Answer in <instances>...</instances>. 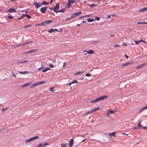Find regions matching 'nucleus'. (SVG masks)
<instances>
[{"instance_id": "nucleus-1", "label": "nucleus", "mask_w": 147, "mask_h": 147, "mask_svg": "<svg viewBox=\"0 0 147 147\" xmlns=\"http://www.w3.org/2000/svg\"><path fill=\"white\" fill-rule=\"evenodd\" d=\"M108 97L107 95H103L100 97L96 98L98 101L102 100H103L106 99Z\"/></svg>"}, {"instance_id": "nucleus-2", "label": "nucleus", "mask_w": 147, "mask_h": 147, "mask_svg": "<svg viewBox=\"0 0 147 147\" xmlns=\"http://www.w3.org/2000/svg\"><path fill=\"white\" fill-rule=\"evenodd\" d=\"M49 144V143L47 142L44 143V142L40 143L37 147H45L48 146Z\"/></svg>"}, {"instance_id": "nucleus-3", "label": "nucleus", "mask_w": 147, "mask_h": 147, "mask_svg": "<svg viewBox=\"0 0 147 147\" xmlns=\"http://www.w3.org/2000/svg\"><path fill=\"white\" fill-rule=\"evenodd\" d=\"M53 22L52 20H48L46 21H45L43 22V24L44 26H46L48 24H50V23H51Z\"/></svg>"}, {"instance_id": "nucleus-4", "label": "nucleus", "mask_w": 147, "mask_h": 147, "mask_svg": "<svg viewBox=\"0 0 147 147\" xmlns=\"http://www.w3.org/2000/svg\"><path fill=\"white\" fill-rule=\"evenodd\" d=\"M33 5L35 6L36 8L39 7L41 6V3L37 2H34Z\"/></svg>"}, {"instance_id": "nucleus-5", "label": "nucleus", "mask_w": 147, "mask_h": 147, "mask_svg": "<svg viewBox=\"0 0 147 147\" xmlns=\"http://www.w3.org/2000/svg\"><path fill=\"white\" fill-rule=\"evenodd\" d=\"M47 7H42L40 9V11L43 13H44L47 10Z\"/></svg>"}, {"instance_id": "nucleus-6", "label": "nucleus", "mask_w": 147, "mask_h": 147, "mask_svg": "<svg viewBox=\"0 0 147 147\" xmlns=\"http://www.w3.org/2000/svg\"><path fill=\"white\" fill-rule=\"evenodd\" d=\"M81 13H82L81 12H79L72 14V15L73 18H74L77 16H79Z\"/></svg>"}, {"instance_id": "nucleus-7", "label": "nucleus", "mask_w": 147, "mask_h": 147, "mask_svg": "<svg viewBox=\"0 0 147 147\" xmlns=\"http://www.w3.org/2000/svg\"><path fill=\"white\" fill-rule=\"evenodd\" d=\"M134 62H128L127 63H125L123 64L122 65H121V67H124L125 66H128L129 65L132 63H133Z\"/></svg>"}, {"instance_id": "nucleus-8", "label": "nucleus", "mask_w": 147, "mask_h": 147, "mask_svg": "<svg viewBox=\"0 0 147 147\" xmlns=\"http://www.w3.org/2000/svg\"><path fill=\"white\" fill-rule=\"evenodd\" d=\"M74 140L73 139H71L69 142V147H71L73 144Z\"/></svg>"}, {"instance_id": "nucleus-9", "label": "nucleus", "mask_w": 147, "mask_h": 147, "mask_svg": "<svg viewBox=\"0 0 147 147\" xmlns=\"http://www.w3.org/2000/svg\"><path fill=\"white\" fill-rule=\"evenodd\" d=\"M16 11V10L15 9L12 8L11 7L9 8L8 10V12L10 13L15 12Z\"/></svg>"}, {"instance_id": "nucleus-10", "label": "nucleus", "mask_w": 147, "mask_h": 147, "mask_svg": "<svg viewBox=\"0 0 147 147\" xmlns=\"http://www.w3.org/2000/svg\"><path fill=\"white\" fill-rule=\"evenodd\" d=\"M48 31L50 33H53L55 31L58 32L57 30L56 29H50Z\"/></svg>"}, {"instance_id": "nucleus-11", "label": "nucleus", "mask_w": 147, "mask_h": 147, "mask_svg": "<svg viewBox=\"0 0 147 147\" xmlns=\"http://www.w3.org/2000/svg\"><path fill=\"white\" fill-rule=\"evenodd\" d=\"M92 113H93V112H92V110H90V111H88V112H86L83 115V116H86L88 115L89 114H91Z\"/></svg>"}, {"instance_id": "nucleus-12", "label": "nucleus", "mask_w": 147, "mask_h": 147, "mask_svg": "<svg viewBox=\"0 0 147 147\" xmlns=\"http://www.w3.org/2000/svg\"><path fill=\"white\" fill-rule=\"evenodd\" d=\"M92 113H93V112H92V110H90V111H88V112H86L83 115V116H86L88 115L89 114H91Z\"/></svg>"}, {"instance_id": "nucleus-13", "label": "nucleus", "mask_w": 147, "mask_h": 147, "mask_svg": "<svg viewBox=\"0 0 147 147\" xmlns=\"http://www.w3.org/2000/svg\"><path fill=\"white\" fill-rule=\"evenodd\" d=\"M60 8L59 7V4L58 3H57L56 5L53 8V9H52V10H54V9H59Z\"/></svg>"}, {"instance_id": "nucleus-14", "label": "nucleus", "mask_w": 147, "mask_h": 147, "mask_svg": "<svg viewBox=\"0 0 147 147\" xmlns=\"http://www.w3.org/2000/svg\"><path fill=\"white\" fill-rule=\"evenodd\" d=\"M36 51V50L34 49L27 51L25 53V54H27L29 53H32Z\"/></svg>"}, {"instance_id": "nucleus-15", "label": "nucleus", "mask_w": 147, "mask_h": 147, "mask_svg": "<svg viewBox=\"0 0 147 147\" xmlns=\"http://www.w3.org/2000/svg\"><path fill=\"white\" fill-rule=\"evenodd\" d=\"M145 65H146V64L144 63H143L141 65H140L137 67H136V68L137 69H138L139 68H141L142 67H144Z\"/></svg>"}, {"instance_id": "nucleus-16", "label": "nucleus", "mask_w": 147, "mask_h": 147, "mask_svg": "<svg viewBox=\"0 0 147 147\" xmlns=\"http://www.w3.org/2000/svg\"><path fill=\"white\" fill-rule=\"evenodd\" d=\"M110 136H114L115 137V133L114 131L113 132L111 133H110L109 135Z\"/></svg>"}, {"instance_id": "nucleus-17", "label": "nucleus", "mask_w": 147, "mask_h": 147, "mask_svg": "<svg viewBox=\"0 0 147 147\" xmlns=\"http://www.w3.org/2000/svg\"><path fill=\"white\" fill-rule=\"evenodd\" d=\"M28 71H19V73L21 74H27L28 73Z\"/></svg>"}, {"instance_id": "nucleus-18", "label": "nucleus", "mask_w": 147, "mask_h": 147, "mask_svg": "<svg viewBox=\"0 0 147 147\" xmlns=\"http://www.w3.org/2000/svg\"><path fill=\"white\" fill-rule=\"evenodd\" d=\"M32 141L33 140H32V138H30V139H29L27 140H26L25 142H26V144H27V143H28L29 142H30Z\"/></svg>"}, {"instance_id": "nucleus-19", "label": "nucleus", "mask_w": 147, "mask_h": 147, "mask_svg": "<svg viewBox=\"0 0 147 147\" xmlns=\"http://www.w3.org/2000/svg\"><path fill=\"white\" fill-rule=\"evenodd\" d=\"M108 113H109L110 114H113L115 113V112L114 111H112L111 110H108Z\"/></svg>"}, {"instance_id": "nucleus-20", "label": "nucleus", "mask_w": 147, "mask_h": 147, "mask_svg": "<svg viewBox=\"0 0 147 147\" xmlns=\"http://www.w3.org/2000/svg\"><path fill=\"white\" fill-rule=\"evenodd\" d=\"M49 4V3H48L46 2L45 1H44L42 2V3H41V6L43 5H48Z\"/></svg>"}, {"instance_id": "nucleus-21", "label": "nucleus", "mask_w": 147, "mask_h": 147, "mask_svg": "<svg viewBox=\"0 0 147 147\" xmlns=\"http://www.w3.org/2000/svg\"><path fill=\"white\" fill-rule=\"evenodd\" d=\"M37 86H38V84L37 83H36L30 86V88H33Z\"/></svg>"}, {"instance_id": "nucleus-22", "label": "nucleus", "mask_w": 147, "mask_h": 147, "mask_svg": "<svg viewBox=\"0 0 147 147\" xmlns=\"http://www.w3.org/2000/svg\"><path fill=\"white\" fill-rule=\"evenodd\" d=\"M99 109H100V107H98L96 108H95L94 109H92V110L93 112V113L94 112L98 110Z\"/></svg>"}, {"instance_id": "nucleus-23", "label": "nucleus", "mask_w": 147, "mask_h": 147, "mask_svg": "<svg viewBox=\"0 0 147 147\" xmlns=\"http://www.w3.org/2000/svg\"><path fill=\"white\" fill-rule=\"evenodd\" d=\"M87 53L89 54H92L94 53V52L92 50H89L88 52Z\"/></svg>"}, {"instance_id": "nucleus-24", "label": "nucleus", "mask_w": 147, "mask_h": 147, "mask_svg": "<svg viewBox=\"0 0 147 147\" xmlns=\"http://www.w3.org/2000/svg\"><path fill=\"white\" fill-rule=\"evenodd\" d=\"M98 102L96 98L95 99L92 100L90 101L91 103H96L97 102Z\"/></svg>"}, {"instance_id": "nucleus-25", "label": "nucleus", "mask_w": 147, "mask_h": 147, "mask_svg": "<svg viewBox=\"0 0 147 147\" xmlns=\"http://www.w3.org/2000/svg\"><path fill=\"white\" fill-rule=\"evenodd\" d=\"M30 84H31V83H27L26 84H25L24 85H23V86H22V87H24L28 86L29 85H30Z\"/></svg>"}, {"instance_id": "nucleus-26", "label": "nucleus", "mask_w": 147, "mask_h": 147, "mask_svg": "<svg viewBox=\"0 0 147 147\" xmlns=\"http://www.w3.org/2000/svg\"><path fill=\"white\" fill-rule=\"evenodd\" d=\"M87 20L88 22H92L94 21L93 19H88Z\"/></svg>"}, {"instance_id": "nucleus-27", "label": "nucleus", "mask_w": 147, "mask_h": 147, "mask_svg": "<svg viewBox=\"0 0 147 147\" xmlns=\"http://www.w3.org/2000/svg\"><path fill=\"white\" fill-rule=\"evenodd\" d=\"M45 83V82L44 81L38 82V83H37V84H38V86L39 85H40L44 83Z\"/></svg>"}, {"instance_id": "nucleus-28", "label": "nucleus", "mask_w": 147, "mask_h": 147, "mask_svg": "<svg viewBox=\"0 0 147 147\" xmlns=\"http://www.w3.org/2000/svg\"><path fill=\"white\" fill-rule=\"evenodd\" d=\"M145 109H146L145 107H144L143 108L141 109H140V111H139V113H140Z\"/></svg>"}, {"instance_id": "nucleus-29", "label": "nucleus", "mask_w": 147, "mask_h": 147, "mask_svg": "<svg viewBox=\"0 0 147 147\" xmlns=\"http://www.w3.org/2000/svg\"><path fill=\"white\" fill-rule=\"evenodd\" d=\"M72 18H73V16H72V15L71 17L67 18L66 19V20H65V21L66 22H67V21H68V20H70V19H72Z\"/></svg>"}, {"instance_id": "nucleus-30", "label": "nucleus", "mask_w": 147, "mask_h": 147, "mask_svg": "<svg viewBox=\"0 0 147 147\" xmlns=\"http://www.w3.org/2000/svg\"><path fill=\"white\" fill-rule=\"evenodd\" d=\"M65 8L62 9L60 10H59V12H64L65 11Z\"/></svg>"}, {"instance_id": "nucleus-31", "label": "nucleus", "mask_w": 147, "mask_h": 147, "mask_svg": "<svg viewBox=\"0 0 147 147\" xmlns=\"http://www.w3.org/2000/svg\"><path fill=\"white\" fill-rule=\"evenodd\" d=\"M38 138H39L38 136H35V137L32 138V140H34L37 139Z\"/></svg>"}, {"instance_id": "nucleus-32", "label": "nucleus", "mask_w": 147, "mask_h": 147, "mask_svg": "<svg viewBox=\"0 0 147 147\" xmlns=\"http://www.w3.org/2000/svg\"><path fill=\"white\" fill-rule=\"evenodd\" d=\"M67 144V143L66 144H64L63 143L61 144V147H65L66 145Z\"/></svg>"}, {"instance_id": "nucleus-33", "label": "nucleus", "mask_w": 147, "mask_h": 147, "mask_svg": "<svg viewBox=\"0 0 147 147\" xmlns=\"http://www.w3.org/2000/svg\"><path fill=\"white\" fill-rule=\"evenodd\" d=\"M69 1L71 3V4H73L74 3H76V1L75 0H69Z\"/></svg>"}, {"instance_id": "nucleus-34", "label": "nucleus", "mask_w": 147, "mask_h": 147, "mask_svg": "<svg viewBox=\"0 0 147 147\" xmlns=\"http://www.w3.org/2000/svg\"><path fill=\"white\" fill-rule=\"evenodd\" d=\"M90 6H91V8L93 6L94 7H96L97 6V5L96 4H90L89 5Z\"/></svg>"}, {"instance_id": "nucleus-35", "label": "nucleus", "mask_w": 147, "mask_h": 147, "mask_svg": "<svg viewBox=\"0 0 147 147\" xmlns=\"http://www.w3.org/2000/svg\"><path fill=\"white\" fill-rule=\"evenodd\" d=\"M8 109V108L7 107H6L5 108H3L2 109V111H5L6 110H7Z\"/></svg>"}, {"instance_id": "nucleus-36", "label": "nucleus", "mask_w": 147, "mask_h": 147, "mask_svg": "<svg viewBox=\"0 0 147 147\" xmlns=\"http://www.w3.org/2000/svg\"><path fill=\"white\" fill-rule=\"evenodd\" d=\"M32 26L31 24H30L28 25H26L24 27V28H27L29 27H30Z\"/></svg>"}, {"instance_id": "nucleus-37", "label": "nucleus", "mask_w": 147, "mask_h": 147, "mask_svg": "<svg viewBox=\"0 0 147 147\" xmlns=\"http://www.w3.org/2000/svg\"><path fill=\"white\" fill-rule=\"evenodd\" d=\"M83 72H82V71H79V72H77L75 74V75H77L78 74H82Z\"/></svg>"}, {"instance_id": "nucleus-38", "label": "nucleus", "mask_w": 147, "mask_h": 147, "mask_svg": "<svg viewBox=\"0 0 147 147\" xmlns=\"http://www.w3.org/2000/svg\"><path fill=\"white\" fill-rule=\"evenodd\" d=\"M43 22H42L40 23H39V24H36V26H43Z\"/></svg>"}, {"instance_id": "nucleus-39", "label": "nucleus", "mask_w": 147, "mask_h": 147, "mask_svg": "<svg viewBox=\"0 0 147 147\" xmlns=\"http://www.w3.org/2000/svg\"><path fill=\"white\" fill-rule=\"evenodd\" d=\"M7 18L9 19H11L13 18V17L12 16H8L7 17Z\"/></svg>"}, {"instance_id": "nucleus-40", "label": "nucleus", "mask_w": 147, "mask_h": 147, "mask_svg": "<svg viewBox=\"0 0 147 147\" xmlns=\"http://www.w3.org/2000/svg\"><path fill=\"white\" fill-rule=\"evenodd\" d=\"M67 5L69 7L71 6V4L70 3V2L69 0H68V2L67 3Z\"/></svg>"}, {"instance_id": "nucleus-41", "label": "nucleus", "mask_w": 147, "mask_h": 147, "mask_svg": "<svg viewBox=\"0 0 147 147\" xmlns=\"http://www.w3.org/2000/svg\"><path fill=\"white\" fill-rule=\"evenodd\" d=\"M26 44V43H24V44H20L19 45H16V47H18L19 46L24 45H25Z\"/></svg>"}, {"instance_id": "nucleus-42", "label": "nucleus", "mask_w": 147, "mask_h": 147, "mask_svg": "<svg viewBox=\"0 0 147 147\" xmlns=\"http://www.w3.org/2000/svg\"><path fill=\"white\" fill-rule=\"evenodd\" d=\"M78 83V81L76 80H73V81L72 82V84L74 83Z\"/></svg>"}, {"instance_id": "nucleus-43", "label": "nucleus", "mask_w": 147, "mask_h": 147, "mask_svg": "<svg viewBox=\"0 0 147 147\" xmlns=\"http://www.w3.org/2000/svg\"><path fill=\"white\" fill-rule=\"evenodd\" d=\"M54 87H51L50 88V90L51 92H53L55 90L53 89Z\"/></svg>"}, {"instance_id": "nucleus-44", "label": "nucleus", "mask_w": 147, "mask_h": 147, "mask_svg": "<svg viewBox=\"0 0 147 147\" xmlns=\"http://www.w3.org/2000/svg\"><path fill=\"white\" fill-rule=\"evenodd\" d=\"M140 42H141V41H140V40H138V41L136 40L135 41V43L136 44V45L138 44Z\"/></svg>"}, {"instance_id": "nucleus-45", "label": "nucleus", "mask_w": 147, "mask_h": 147, "mask_svg": "<svg viewBox=\"0 0 147 147\" xmlns=\"http://www.w3.org/2000/svg\"><path fill=\"white\" fill-rule=\"evenodd\" d=\"M94 20H98V21L100 20V18L99 17H96L95 18Z\"/></svg>"}, {"instance_id": "nucleus-46", "label": "nucleus", "mask_w": 147, "mask_h": 147, "mask_svg": "<svg viewBox=\"0 0 147 147\" xmlns=\"http://www.w3.org/2000/svg\"><path fill=\"white\" fill-rule=\"evenodd\" d=\"M144 11H145L144 10V8H142L141 9H140L139 10H138V12H139Z\"/></svg>"}, {"instance_id": "nucleus-47", "label": "nucleus", "mask_w": 147, "mask_h": 147, "mask_svg": "<svg viewBox=\"0 0 147 147\" xmlns=\"http://www.w3.org/2000/svg\"><path fill=\"white\" fill-rule=\"evenodd\" d=\"M57 10V9H54V10H54V11L56 13H57L58 12H59V11H59V10Z\"/></svg>"}, {"instance_id": "nucleus-48", "label": "nucleus", "mask_w": 147, "mask_h": 147, "mask_svg": "<svg viewBox=\"0 0 147 147\" xmlns=\"http://www.w3.org/2000/svg\"><path fill=\"white\" fill-rule=\"evenodd\" d=\"M138 24H146V22H138L137 23Z\"/></svg>"}, {"instance_id": "nucleus-49", "label": "nucleus", "mask_w": 147, "mask_h": 147, "mask_svg": "<svg viewBox=\"0 0 147 147\" xmlns=\"http://www.w3.org/2000/svg\"><path fill=\"white\" fill-rule=\"evenodd\" d=\"M26 17L27 18L29 19L31 18V16L28 15H26Z\"/></svg>"}, {"instance_id": "nucleus-50", "label": "nucleus", "mask_w": 147, "mask_h": 147, "mask_svg": "<svg viewBox=\"0 0 147 147\" xmlns=\"http://www.w3.org/2000/svg\"><path fill=\"white\" fill-rule=\"evenodd\" d=\"M138 126L140 128H141V123L140 122L138 124Z\"/></svg>"}, {"instance_id": "nucleus-51", "label": "nucleus", "mask_w": 147, "mask_h": 147, "mask_svg": "<svg viewBox=\"0 0 147 147\" xmlns=\"http://www.w3.org/2000/svg\"><path fill=\"white\" fill-rule=\"evenodd\" d=\"M85 76L88 77H90L91 76V75L90 74L87 73L85 74Z\"/></svg>"}, {"instance_id": "nucleus-52", "label": "nucleus", "mask_w": 147, "mask_h": 147, "mask_svg": "<svg viewBox=\"0 0 147 147\" xmlns=\"http://www.w3.org/2000/svg\"><path fill=\"white\" fill-rule=\"evenodd\" d=\"M49 66L51 68H53L54 67V66L51 64H50Z\"/></svg>"}, {"instance_id": "nucleus-53", "label": "nucleus", "mask_w": 147, "mask_h": 147, "mask_svg": "<svg viewBox=\"0 0 147 147\" xmlns=\"http://www.w3.org/2000/svg\"><path fill=\"white\" fill-rule=\"evenodd\" d=\"M21 18H23L24 17H26V14H23L21 16Z\"/></svg>"}, {"instance_id": "nucleus-54", "label": "nucleus", "mask_w": 147, "mask_h": 147, "mask_svg": "<svg viewBox=\"0 0 147 147\" xmlns=\"http://www.w3.org/2000/svg\"><path fill=\"white\" fill-rule=\"evenodd\" d=\"M120 46L118 44H116L115 46H114V47H119Z\"/></svg>"}, {"instance_id": "nucleus-55", "label": "nucleus", "mask_w": 147, "mask_h": 147, "mask_svg": "<svg viewBox=\"0 0 147 147\" xmlns=\"http://www.w3.org/2000/svg\"><path fill=\"white\" fill-rule=\"evenodd\" d=\"M43 68H44L43 67H41L39 68H38V70H40L41 69H43Z\"/></svg>"}, {"instance_id": "nucleus-56", "label": "nucleus", "mask_w": 147, "mask_h": 147, "mask_svg": "<svg viewBox=\"0 0 147 147\" xmlns=\"http://www.w3.org/2000/svg\"><path fill=\"white\" fill-rule=\"evenodd\" d=\"M66 66V63L65 62H64L63 63V67H64Z\"/></svg>"}, {"instance_id": "nucleus-57", "label": "nucleus", "mask_w": 147, "mask_h": 147, "mask_svg": "<svg viewBox=\"0 0 147 147\" xmlns=\"http://www.w3.org/2000/svg\"><path fill=\"white\" fill-rule=\"evenodd\" d=\"M122 45L123 46H127V45L126 44H125V43H123Z\"/></svg>"}, {"instance_id": "nucleus-58", "label": "nucleus", "mask_w": 147, "mask_h": 147, "mask_svg": "<svg viewBox=\"0 0 147 147\" xmlns=\"http://www.w3.org/2000/svg\"><path fill=\"white\" fill-rule=\"evenodd\" d=\"M23 63H24L23 61H20L17 63L18 64Z\"/></svg>"}, {"instance_id": "nucleus-59", "label": "nucleus", "mask_w": 147, "mask_h": 147, "mask_svg": "<svg viewBox=\"0 0 147 147\" xmlns=\"http://www.w3.org/2000/svg\"><path fill=\"white\" fill-rule=\"evenodd\" d=\"M46 69V70L47 71L48 70L50 69V68L49 67H47L46 68H45Z\"/></svg>"}, {"instance_id": "nucleus-60", "label": "nucleus", "mask_w": 147, "mask_h": 147, "mask_svg": "<svg viewBox=\"0 0 147 147\" xmlns=\"http://www.w3.org/2000/svg\"><path fill=\"white\" fill-rule=\"evenodd\" d=\"M47 71L46 70V69H43V70H42V72H45L46 71Z\"/></svg>"}, {"instance_id": "nucleus-61", "label": "nucleus", "mask_w": 147, "mask_h": 147, "mask_svg": "<svg viewBox=\"0 0 147 147\" xmlns=\"http://www.w3.org/2000/svg\"><path fill=\"white\" fill-rule=\"evenodd\" d=\"M125 56L127 59H128L129 58L128 56L126 54L125 55Z\"/></svg>"}, {"instance_id": "nucleus-62", "label": "nucleus", "mask_w": 147, "mask_h": 147, "mask_svg": "<svg viewBox=\"0 0 147 147\" xmlns=\"http://www.w3.org/2000/svg\"><path fill=\"white\" fill-rule=\"evenodd\" d=\"M110 17H111V16L110 15H107V18H110Z\"/></svg>"}, {"instance_id": "nucleus-63", "label": "nucleus", "mask_w": 147, "mask_h": 147, "mask_svg": "<svg viewBox=\"0 0 147 147\" xmlns=\"http://www.w3.org/2000/svg\"><path fill=\"white\" fill-rule=\"evenodd\" d=\"M28 61V60H25L24 61H23L24 63H26Z\"/></svg>"}, {"instance_id": "nucleus-64", "label": "nucleus", "mask_w": 147, "mask_h": 147, "mask_svg": "<svg viewBox=\"0 0 147 147\" xmlns=\"http://www.w3.org/2000/svg\"><path fill=\"white\" fill-rule=\"evenodd\" d=\"M144 10L145 11L147 10V7H146L144 8Z\"/></svg>"}]
</instances>
